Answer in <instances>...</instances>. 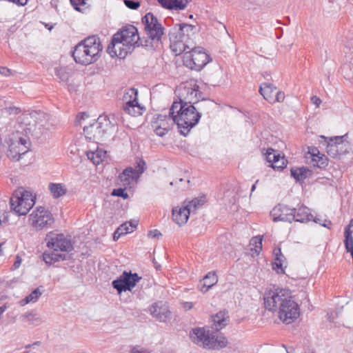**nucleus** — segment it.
<instances>
[{
  "label": "nucleus",
  "mask_w": 353,
  "mask_h": 353,
  "mask_svg": "<svg viewBox=\"0 0 353 353\" xmlns=\"http://www.w3.org/2000/svg\"><path fill=\"white\" fill-rule=\"evenodd\" d=\"M264 305L267 310L277 312L279 318L284 323L290 324L299 316V305L288 289L269 290L264 295Z\"/></svg>",
  "instance_id": "nucleus-1"
},
{
  "label": "nucleus",
  "mask_w": 353,
  "mask_h": 353,
  "mask_svg": "<svg viewBox=\"0 0 353 353\" xmlns=\"http://www.w3.org/2000/svg\"><path fill=\"white\" fill-rule=\"evenodd\" d=\"M170 114L174 117L180 133L186 135L199 121L201 114L193 105L173 102Z\"/></svg>",
  "instance_id": "nucleus-2"
},
{
  "label": "nucleus",
  "mask_w": 353,
  "mask_h": 353,
  "mask_svg": "<svg viewBox=\"0 0 353 353\" xmlns=\"http://www.w3.org/2000/svg\"><path fill=\"white\" fill-rule=\"evenodd\" d=\"M102 49L99 38L94 36L88 37L75 46L72 57L77 63L88 65L99 59Z\"/></svg>",
  "instance_id": "nucleus-3"
},
{
  "label": "nucleus",
  "mask_w": 353,
  "mask_h": 353,
  "mask_svg": "<svg viewBox=\"0 0 353 353\" xmlns=\"http://www.w3.org/2000/svg\"><path fill=\"white\" fill-rule=\"evenodd\" d=\"M6 143L8 145L7 156L13 161H19L29 151L30 146L28 137L19 130L9 134Z\"/></svg>",
  "instance_id": "nucleus-4"
},
{
  "label": "nucleus",
  "mask_w": 353,
  "mask_h": 353,
  "mask_svg": "<svg viewBox=\"0 0 353 353\" xmlns=\"http://www.w3.org/2000/svg\"><path fill=\"white\" fill-rule=\"evenodd\" d=\"M115 129L116 123L110 120V117L100 116L92 124L84 126L83 132L87 139L97 143Z\"/></svg>",
  "instance_id": "nucleus-5"
},
{
  "label": "nucleus",
  "mask_w": 353,
  "mask_h": 353,
  "mask_svg": "<svg viewBox=\"0 0 353 353\" xmlns=\"http://www.w3.org/2000/svg\"><path fill=\"white\" fill-rule=\"evenodd\" d=\"M191 338L194 343L208 349L219 350L228 345L227 339L224 336H215L204 328L192 330Z\"/></svg>",
  "instance_id": "nucleus-6"
},
{
  "label": "nucleus",
  "mask_w": 353,
  "mask_h": 353,
  "mask_svg": "<svg viewBox=\"0 0 353 353\" xmlns=\"http://www.w3.org/2000/svg\"><path fill=\"white\" fill-rule=\"evenodd\" d=\"M35 196L23 188L15 190L10 198V208L17 215H26L34 206Z\"/></svg>",
  "instance_id": "nucleus-7"
},
{
  "label": "nucleus",
  "mask_w": 353,
  "mask_h": 353,
  "mask_svg": "<svg viewBox=\"0 0 353 353\" xmlns=\"http://www.w3.org/2000/svg\"><path fill=\"white\" fill-rule=\"evenodd\" d=\"M183 61L186 67L199 71L209 62V55L204 52L203 48L197 47L185 52Z\"/></svg>",
  "instance_id": "nucleus-8"
},
{
  "label": "nucleus",
  "mask_w": 353,
  "mask_h": 353,
  "mask_svg": "<svg viewBox=\"0 0 353 353\" xmlns=\"http://www.w3.org/2000/svg\"><path fill=\"white\" fill-rule=\"evenodd\" d=\"M43 117V114L38 112L23 113L18 118V130L23 132L25 135L34 134L37 130L40 129V121Z\"/></svg>",
  "instance_id": "nucleus-9"
},
{
  "label": "nucleus",
  "mask_w": 353,
  "mask_h": 353,
  "mask_svg": "<svg viewBox=\"0 0 353 353\" xmlns=\"http://www.w3.org/2000/svg\"><path fill=\"white\" fill-rule=\"evenodd\" d=\"M54 221L52 213L41 206L34 209L28 219L30 225L37 230H41L46 226L51 225Z\"/></svg>",
  "instance_id": "nucleus-10"
},
{
  "label": "nucleus",
  "mask_w": 353,
  "mask_h": 353,
  "mask_svg": "<svg viewBox=\"0 0 353 353\" xmlns=\"http://www.w3.org/2000/svg\"><path fill=\"white\" fill-rule=\"evenodd\" d=\"M137 96V90L130 88L125 90L122 97L123 110L134 117L142 114L143 108L138 102Z\"/></svg>",
  "instance_id": "nucleus-11"
},
{
  "label": "nucleus",
  "mask_w": 353,
  "mask_h": 353,
  "mask_svg": "<svg viewBox=\"0 0 353 353\" xmlns=\"http://www.w3.org/2000/svg\"><path fill=\"white\" fill-rule=\"evenodd\" d=\"M145 32L149 39L159 41L163 34V28L158 19L151 12L147 13L142 19Z\"/></svg>",
  "instance_id": "nucleus-12"
},
{
  "label": "nucleus",
  "mask_w": 353,
  "mask_h": 353,
  "mask_svg": "<svg viewBox=\"0 0 353 353\" xmlns=\"http://www.w3.org/2000/svg\"><path fill=\"white\" fill-rule=\"evenodd\" d=\"M346 135L330 138L327 145L328 155L333 158H340L349 152L350 145L344 139Z\"/></svg>",
  "instance_id": "nucleus-13"
},
{
  "label": "nucleus",
  "mask_w": 353,
  "mask_h": 353,
  "mask_svg": "<svg viewBox=\"0 0 353 353\" xmlns=\"http://www.w3.org/2000/svg\"><path fill=\"white\" fill-rule=\"evenodd\" d=\"M47 246L58 253L59 251L69 252L73 249L70 239L65 237L63 234L49 232L46 238Z\"/></svg>",
  "instance_id": "nucleus-14"
},
{
  "label": "nucleus",
  "mask_w": 353,
  "mask_h": 353,
  "mask_svg": "<svg viewBox=\"0 0 353 353\" xmlns=\"http://www.w3.org/2000/svg\"><path fill=\"white\" fill-rule=\"evenodd\" d=\"M176 92L179 101H175L174 102H181V103L192 105L199 101L200 93L196 84L192 85L188 83L182 84L176 89Z\"/></svg>",
  "instance_id": "nucleus-15"
},
{
  "label": "nucleus",
  "mask_w": 353,
  "mask_h": 353,
  "mask_svg": "<svg viewBox=\"0 0 353 353\" xmlns=\"http://www.w3.org/2000/svg\"><path fill=\"white\" fill-rule=\"evenodd\" d=\"M141 279L137 273L124 271L120 276L112 281V286L120 294L122 292L132 291V288Z\"/></svg>",
  "instance_id": "nucleus-16"
},
{
  "label": "nucleus",
  "mask_w": 353,
  "mask_h": 353,
  "mask_svg": "<svg viewBox=\"0 0 353 353\" xmlns=\"http://www.w3.org/2000/svg\"><path fill=\"white\" fill-rule=\"evenodd\" d=\"M176 124L174 117L169 113L167 114H158L152 122V128L155 133L160 137H163L167 134Z\"/></svg>",
  "instance_id": "nucleus-17"
},
{
  "label": "nucleus",
  "mask_w": 353,
  "mask_h": 353,
  "mask_svg": "<svg viewBox=\"0 0 353 353\" xmlns=\"http://www.w3.org/2000/svg\"><path fill=\"white\" fill-rule=\"evenodd\" d=\"M259 92L270 103H281L285 99L284 93L278 91L276 87L270 83H262L259 88Z\"/></svg>",
  "instance_id": "nucleus-18"
},
{
  "label": "nucleus",
  "mask_w": 353,
  "mask_h": 353,
  "mask_svg": "<svg viewBox=\"0 0 353 353\" xmlns=\"http://www.w3.org/2000/svg\"><path fill=\"white\" fill-rule=\"evenodd\" d=\"M293 212H296V208H290L288 205L278 204L270 212V215L274 222L285 221L292 223L294 216Z\"/></svg>",
  "instance_id": "nucleus-19"
},
{
  "label": "nucleus",
  "mask_w": 353,
  "mask_h": 353,
  "mask_svg": "<svg viewBox=\"0 0 353 353\" xmlns=\"http://www.w3.org/2000/svg\"><path fill=\"white\" fill-rule=\"evenodd\" d=\"M133 49L132 47L125 43L121 40H116L115 37L113 36L112 42L108 46L107 52L111 57H117L120 59H124Z\"/></svg>",
  "instance_id": "nucleus-20"
},
{
  "label": "nucleus",
  "mask_w": 353,
  "mask_h": 353,
  "mask_svg": "<svg viewBox=\"0 0 353 353\" xmlns=\"http://www.w3.org/2000/svg\"><path fill=\"white\" fill-rule=\"evenodd\" d=\"M114 37L116 40H121L123 42L128 44L133 48L135 47L136 44L138 43V41L140 39L138 30L133 26H130L123 29L121 31L116 33Z\"/></svg>",
  "instance_id": "nucleus-21"
},
{
  "label": "nucleus",
  "mask_w": 353,
  "mask_h": 353,
  "mask_svg": "<svg viewBox=\"0 0 353 353\" xmlns=\"http://www.w3.org/2000/svg\"><path fill=\"white\" fill-rule=\"evenodd\" d=\"M150 314L160 321L165 322L170 316L171 312L168 307L162 303H156L150 308Z\"/></svg>",
  "instance_id": "nucleus-22"
},
{
  "label": "nucleus",
  "mask_w": 353,
  "mask_h": 353,
  "mask_svg": "<svg viewBox=\"0 0 353 353\" xmlns=\"http://www.w3.org/2000/svg\"><path fill=\"white\" fill-rule=\"evenodd\" d=\"M190 214V210L185 207V203L181 207H175L172 209V219L179 225L185 224Z\"/></svg>",
  "instance_id": "nucleus-23"
},
{
  "label": "nucleus",
  "mask_w": 353,
  "mask_h": 353,
  "mask_svg": "<svg viewBox=\"0 0 353 353\" xmlns=\"http://www.w3.org/2000/svg\"><path fill=\"white\" fill-rule=\"evenodd\" d=\"M138 225L137 221H127L121 225L114 233L113 239L117 241L121 235L130 233L134 231Z\"/></svg>",
  "instance_id": "nucleus-24"
},
{
  "label": "nucleus",
  "mask_w": 353,
  "mask_h": 353,
  "mask_svg": "<svg viewBox=\"0 0 353 353\" xmlns=\"http://www.w3.org/2000/svg\"><path fill=\"white\" fill-rule=\"evenodd\" d=\"M139 177V174L136 173L134 169L128 168L119 175V180L122 183V185L126 187L137 181Z\"/></svg>",
  "instance_id": "nucleus-25"
},
{
  "label": "nucleus",
  "mask_w": 353,
  "mask_h": 353,
  "mask_svg": "<svg viewBox=\"0 0 353 353\" xmlns=\"http://www.w3.org/2000/svg\"><path fill=\"white\" fill-rule=\"evenodd\" d=\"M158 1L163 8L175 10L185 9L188 3L187 0H158Z\"/></svg>",
  "instance_id": "nucleus-26"
},
{
  "label": "nucleus",
  "mask_w": 353,
  "mask_h": 353,
  "mask_svg": "<svg viewBox=\"0 0 353 353\" xmlns=\"http://www.w3.org/2000/svg\"><path fill=\"white\" fill-rule=\"evenodd\" d=\"M293 216H294V221L298 222L309 221L313 219V216L310 212V209L303 205L296 208V212H293Z\"/></svg>",
  "instance_id": "nucleus-27"
},
{
  "label": "nucleus",
  "mask_w": 353,
  "mask_h": 353,
  "mask_svg": "<svg viewBox=\"0 0 353 353\" xmlns=\"http://www.w3.org/2000/svg\"><path fill=\"white\" fill-rule=\"evenodd\" d=\"M86 156L94 165H99L101 163L106 156V152L103 150L97 148L96 150H89L86 152Z\"/></svg>",
  "instance_id": "nucleus-28"
},
{
  "label": "nucleus",
  "mask_w": 353,
  "mask_h": 353,
  "mask_svg": "<svg viewBox=\"0 0 353 353\" xmlns=\"http://www.w3.org/2000/svg\"><path fill=\"white\" fill-rule=\"evenodd\" d=\"M218 281V277L213 272H208L203 279V283L200 290L203 293L206 292L210 288L214 286Z\"/></svg>",
  "instance_id": "nucleus-29"
},
{
  "label": "nucleus",
  "mask_w": 353,
  "mask_h": 353,
  "mask_svg": "<svg viewBox=\"0 0 353 353\" xmlns=\"http://www.w3.org/2000/svg\"><path fill=\"white\" fill-rule=\"evenodd\" d=\"M179 34L180 39L186 40L194 34L196 27L187 23L179 24Z\"/></svg>",
  "instance_id": "nucleus-30"
},
{
  "label": "nucleus",
  "mask_w": 353,
  "mask_h": 353,
  "mask_svg": "<svg viewBox=\"0 0 353 353\" xmlns=\"http://www.w3.org/2000/svg\"><path fill=\"white\" fill-rule=\"evenodd\" d=\"M212 321L216 330H220L228 324V316L225 312L220 311L212 316Z\"/></svg>",
  "instance_id": "nucleus-31"
},
{
  "label": "nucleus",
  "mask_w": 353,
  "mask_h": 353,
  "mask_svg": "<svg viewBox=\"0 0 353 353\" xmlns=\"http://www.w3.org/2000/svg\"><path fill=\"white\" fill-rule=\"evenodd\" d=\"M41 288L42 287L41 286L34 290L29 295L20 301V305L21 306H24L30 303L37 302L43 292V290H41Z\"/></svg>",
  "instance_id": "nucleus-32"
},
{
  "label": "nucleus",
  "mask_w": 353,
  "mask_h": 353,
  "mask_svg": "<svg viewBox=\"0 0 353 353\" xmlns=\"http://www.w3.org/2000/svg\"><path fill=\"white\" fill-rule=\"evenodd\" d=\"M312 174L311 170L304 168H296L291 169V175L296 181H303Z\"/></svg>",
  "instance_id": "nucleus-33"
},
{
  "label": "nucleus",
  "mask_w": 353,
  "mask_h": 353,
  "mask_svg": "<svg viewBox=\"0 0 353 353\" xmlns=\"http://www.w3.org/2000/svg\"><path fill=\"white\" fill-rule=\"evenodd\" d=\"M49 190L52 196L55 199L59 198L60 196L65 194L67 188L63 183H53L49 184Z\"/></svg>",
  "instance_id": "nucleus-34"
},
{
  "label": "nucleus",
  "mask_w": 353,
  "mask_h": 353,
  "mask_svg": "<svg viewBox=\"0 0 353 353\" xmlns=\"http://www.w3.org/2000/svg\"><path fill=\"white\" fill-rule=\"evenodd\" d=\"M65 255L63 254H59L52 250V252H44L43 254V259L46 263L48 265H51L52 263L59 261L61 260H64L65 259Z\"/></svg>",
  "instance_id": "nucleus-35"
},
{
  "label": "nucleus",
  "mask_w": 353,
  "mask_h": 353,
  "mask_svg": "<svg viewBox=\"0 0 353 353\" xmlns=\"http://www.w3.org/2000/svg\"><path fill=\"white\" fill-rule=\"evenodd\" d=\"M315 151L317 152V154H315L314 151L312 153L313 157L312 161L314 165L319 168H323L326 167L328 164L327 158L324 154H321L316 149Z\"/></svg>",
  "instance_id": "nucleus-36"
},
{
  "label": "nucleus",
  "mask_w": 353,
  "mask_h": 353,
  "mask_svg": "<svg viewBox=\"0 0 353 353\" xmlns=\"http://www.w3.org/2000/svg\"><path fill=\"white\" fill-rule=\"evenodd\" d=\"M22 318L30 324L35 326L39 325L43 322L42 318L33 311L24 313L22 315Z\"/></svg>",
  "instance_id": "nucleus-37"
},
{
  "label": "nucleus",
  "mask_w": 353,
  "mask_h": 353,
  "mask_svg": "<svg viewBox=\"0 0 353 353\" xmlns=\"http://www.w3.org/2000/svg\"><path fill=\"white\" fill-rule=\"evenodd\" d=\"M205 202V198H195L188 203H185V207L190 210V212H194L199 208L201 207Z\"/></svg>",
  "instance_id": "nucleus-38"
},
{
  "label": "nucleus",
  "mask_w": 353,
  "mask_h": 353,
  "mask_svg": "<svg viewBox=\"0 0 353 353\" xmlns=\"http://www.w3.org/2000/svg\"><path fill=\"white\" fill-rule=\"evenodd\" d=\"M186 42L185 40L179 39L178 41L172 43L170 47L173 52H175L176 55L180 54L182 52H186V49L189 47L184 43Z\"/></svg>",
  "instance_id": "nucleus-39"
},
{
  "label": "nucleus",
  "mask_w": 353,
  "mask_h": 353,
  "mask_svg": "<svg viewBox=\"0 0 353 353\" xmlns=\"http://www.w3.org/2000/svg\"><path fill=\"white\" fill-rule=\"evenodd\" d=\"M250 245L252 246L251 250L259 254L262 249V237L260 236L252 237L250 241Z\"/></svg>",
  "instance_id": "nucleus-40"
},
{
  "label": "nucleus",
  "mask_w": 353,
  "mask_h": 353,
  "mask_svg": "<svg viewBox=\"0 0 353 353\" xmlns=\"http://www.w3.org/2000/svg\"><path fill=\"white\" fill-rule=\"evenodd\" d=\"M287 161L285 159V157L283 156L279 155V157H278L270 165V167L272 168L281 170L284 168L286 166Z\"/></svg>",
  "instance_id": "nucleus-41"
},
{
  "label": "nucleus",
  "mask_w": 353,
  "mask_h": 353,
  "mask_svg": "<svg viewBox=\"0 0 353 353\" xmlns=\"http://www.w3.org/2000/svg\"><path fill=\"white\" fill-rule=\"evenodd\" d=\"M280 153L272 148H268L265 153V158L268 163L272 164L274 160L279 157Z\"/></svg>",
  "instance_id": "nucleus-42"
},
{
  "label": "nucleus",
  "mask_w": 353,
  "mask_h": 353,
  "mask_svg": "<svg viewBox=\"0 0 353 353\" xmlns=\"http://www.w3.org/2000/svg\"><path fill=\"white\" fill-rule=\"evenodd\" d=\"M283 260H280L279 258L277 259H274L272 262V269L276 271L277 273H284V269L283 268Z\"/></svg>",
  "instance_id": "nucleus-43"
},
{
  "label": "nucleus",
  "mask_w": 353,
  "mask_h": 353,
  "mask_svg": "<svg viewBox=\"0 0 353 353\" xmlns=\"http://www.w3.org/2000/svg\"><path fill=\"white\" fill-rule=\"evenodd\" d=\"M151 350L140 345H135L132 347L130 353H150Z\"/></svg>",
  "instance_id": "nucleus-44"
},
{
  "label": "nucleus",
  "mask_w": 353,
  "mask_h": 353,
  "mask_svg": "<svg viewBox=\"0 0 353 353\" xmlns=\"http://www.w3.org/2000/svg\"><path fill=\"white\" fill-rule=\"evenodd\" d=\"M344 244L346 250H352L353 248V237L352 235L347 234V236H345Z\"/></svg>",
  "instance_id": "nucleus-45"
},
{
  "label": "nucleus",
  "mask_w": 353,
  "mask_h": 353,
  "mask_svg": "<svg viewBox=\"0 0 353 353\" xmlns=\"http://www.w3.org/2000/svg\"><path fill=\"white\" fill-rule=\"evenodd\" d=\"M125 5L130 9L136 10L140 6V3L133 0H124Z\"/></svg>",
  "instance_id": "nucleus-46"
},
{
  "label": "nucleus",
  "mask_w": 353,
  "mask_h": 353,
  "mask_svg": "<svg viewBox=\"0 0 353 353\" xmlns=\"http://www.w3.org/2000/svg\"><path fill=\"white\" fill-rule=\"evenodd\" d=\"M112 194L114 196H121L123 199H127L128 197V194L125 192V189L123 188L114 189L112 191Z\"/></svg>",
  "instance_id": "nucleus-47"
},
{
  "label": "nucleus",
  "mask_w": 353,
  "mask_h": 353,
  "mask_svg": "<svg viewBox=\"0 0 353 353\" xmlns=\"http://www.w3.org/2000/svg\"><path fill=\"white\" fill-rule=\"evenodd\" d=\"M145 165V163L143 160H140L137 163V166L136 167V169L134 170V171L136 172V173H137V174H139V176L144 172Z\"/></svg>",
  "instance_id": "nucleus-48"
},
{
  "label": "nucleus",
  "mask_w": 353,
  "mask_h": 353,
  "mask_svg": "<svg viewBox=\"0 0 353 353\" xmlns=\"http://www.w3.org/2000/svg\"><path fill=\"white\" fill-rule=\"evenodd\" d=\"M5 111L9 114H18L21 112V110L15 106H8L5 108Z\"/></svg>",
  "instance_id": "nucleus-49"
},
{
  "label": "nucleus",
  "mask_w": 353,
  "mask_h": 353,
  "mask_svg": "<svg viewBox=\"0 0 353 353\" xmlns=\"http://www.w3.org/2000/svg\"><path fill=\"white\" fill-rule=\"evenodd\" d=\"M70 1L71 5L77 11H80L79 6H83L85 4V0H70Z\"/></svg>",
  "instance_id": "nucleus-50"
},
{
  "label": "nucleus",
  "mask_w": 353,
  "mask_h": 353,
  "mask_svg": "<svg viewBox=\"0 0 353 353\" xmlns=\"http://www.w3.org/2000/svg\"><path fill=\"white\" fill-rule=\"evenodd\" d=\"M161 236V233L157 230H150L148 233V236L152 239H159Z\"/></svg>",
  "instance_id": "nucleus-51"
},
{
  "label": "nucleus",
  "mask_w": 353,
  "mask_h": 353,
  "mask_svg": "<svg viewBox=\"0 0 353 353\" xmlns=\"http://www.w3.org/2000/svg\"><path fill=\"white\" fill-rule=\"evenodd\" d=\"M274 255L275 256V259H277V258H279L280 260H283L284 259V256L281 253V248H275L274 250Z\"/></svg>",
  "instance_id": "nucleus-52"
},
{
  "label": "nucleus",
  "mask_w": 353,
  "mask_h": 353,
  "mask_svg": "<svg viewBox=\"0 0 353 353\" xmlns=\"http://www.w3.org/2000/svg\"><path fill=\"white\" fill-rule=\"evenodd\" d=\"M310 101H311V103L312 104L315 105L317 108H319L320 104L322 103L321 99L316 96H312L311 97Z\"/></svg>",
  "instance_id": "nucleus-53"
},
{
  "label": "nucleus",
  "mask_w": 353,
  "mask_h": 353,
  "mask_svg": "<svg viewBox=\"0 0 353 353\" xmlns=\"http://www.w3.org/2000/svg\"><path fill=\"white\" fill-rule=\"evenodd\" d=\"M314 222L316 223H318L321 225H322L323 226L325 227V228H330V225H332V223L331 221H325L324 223H321V220L320 219H313Z\"/></svg>",
  "instance_id": "nucleus-54"
},
{
  "label": "nucleus",
  "mask_w": 353,
  "mask_h": 353,
  "mask_svg": "<svg viewBox=\"0 0 353 353\" xmlns=\"http://www.w3.org/2000/svg\"><path fill=\"white\" fill-rule=\"evenodd\" d=\"M21 259L19 256H17L15 259V261L12 265V269L16 270L19 268L21 264Z\"/></svg>",
  "instance_id": "nucleus-55"
},
{
  "label": "nucleus",
  "mask_w": 353,
  "mask_h": 353,
  "mask_svg": "<svg viewBox=\"0 0 353 353\" xmlns=\"http://www.w3.org/2000/svg\"><path fill=\"white\" fill-rule=\"evenodd\" d=\"M182 305L185 310H189L192 308L193 303L192 302H183Z\"/></svg>",
  "instance_id": "nucleus-56"
},
{
  "label": "nucleus",
  "mask_w": 353,
  "mask_h": 353,
  "mask_svg": "<svg viewBox=\"0 0 353 353\" xmlns=\"http://www.w3.org/2000/svg\"><path fill=\"white\" fill-rule=\"evenodd\" d=\"M0 73L4 76H8L10 73V71L8 68L6 67H1Z\"/></svg>",
  "instance_id": "nucleus-57"
},
{
  "label": "nucleus",
  "mask_w": 353,
  "mask_h": 353,
  "mask_svg": "<svg viewBox=\"0 0 353 353\" xmlns=\"http://www.w3.org/2000/svg\"><path fill=\"white\" fill-rule=\"evenodd\" d=\"M12 2L15 3L18 6H25L27 4L28 0H12Z\"/></svg>",
  "instance_id": "nucleus-58"
},
{
  "label": "nucleus",
  "mask_w": 353,
  "mask_h": 353,
  "mask_svg": "<svg viewBox=\"0 0 353 353\" xmlns=\"http://www.w3.org/2000/svg\"><path fill=\"white\" fill-rule=\"evenodd\" d=\"M352 232L353 231L351 230V228L346 227L345 230V232H344L345 236H347V234H349L350 235H352Z\"/></svg>",
  "instance_id": "nucleus-59"
},
{
  "label": "nucleus",
  "mask_w": 353,
  "mask_h": 353,
  "mask_svg": "<svg viewBox=\"0 0 353 353\" xmlns=\"http://www.w3.org/2000/svg\"><path fill=\"white\" fill-rule=\"evenodd\" d=\"M85 118H88V115L85 113H81V119H85Z\"/></svg>",
  "instance_id": "nucleus-60"
},
{
  "label": "nucleus",
  "mask_w": 353,
  "mask_h": 353,
  "mask_svg": "<svg viewBox=\"0 0 353 353\" xmlns=\"http://www.w3.org/2000/svg\"><path fill=\"white\" fill-rule=\"evenodd\" d=\"M259 182V180H256L255 183L252 186L251 192H252L256 189V184Z\"/></svg>",
  "instance_id": "nucleus-61"
},
{
  "label": "nucleus",
  "mask_w": 353,
  "mask_h": 353,
  "mask_svg": "<svg viewBox=\"0 0 353 353\" xmlns=\"http://www.w3.org/2000/svg\"><path fill=\"white\" fill-rule=\"evenodd\" d=\"M347 228H351L352 227H353V220L352 219L349 223V225L347 226Z\"/></svg>",
  "instance_id": "nucleus-62"
},
{
  "label": "nucleus",
  "mask_w": 353,
  "mask_h": 353,
  "mask_svg": "<svg viewBox=\"0 0 353 353\" xmlns=\"http://www.w3.org/2000/svg\"><path fill=\"white\" fill-rule=\"evenodd\" d=\"M60 79L61 81H65L67 79V76L63 75L62 77H60Z\"/></svg>",
  "instance_id": "nucleus-63"
},
{
  "label": "nucleus",
  "mask_w": 353,
  "mask_h": 353,
  "mask_svg": "<svg viewBox=\"0 0 353 353\" xmlns=\"http://www.w3.org/2000/svg\"><path fill=\"white\" fill-rule=\"evenodd\" d=\"M283 347L285 349L286 353H289L287 350L286 346L285 345H283Z\"/></svg>",
  "instance_id": "nucleus-64"
}]
</instances>
